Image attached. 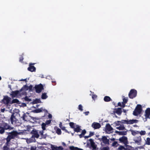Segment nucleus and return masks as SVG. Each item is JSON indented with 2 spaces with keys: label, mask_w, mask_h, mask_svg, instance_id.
Returning a JSON list of instances; mask_svg holds the SVG:
<instances>
[{
  "label": "nucleus",
  "mask_w": 150,
  "mask_h": 150,
  "mask_svg": "<svg viewBox=\"0 0 150 150\" xmlns=\"http://www.w3.org/2000/svg\"><path fill=\"white\" fill-rule=\"evenodd\" d=\"M138 120H122L121 121H117L115 122L116 125L118 126L120 125V123L122 124H132L134 123H137Z\"/></svg>",
  "instance_id": "nucleus-1"
},
{
  "label": "nucleus",
  "mask_w": 150,
  "mask_h": 150,
  "mask_svg": "<svg viewBox=\"0 0 150 150\" xmlns=\"http://www.w3.org/2000/svg\"><path fill=\"white\" fill-rule=\"evenodd\" d=\"M13 128V127H11L8 124L4 122L1 125H0V134H4L5 130H11Z\"/></svg>",
  "instance_id": "nucleus-2"
},
{
  "label": "nucleus",
  "mask_w": 150,
  "mask_h": 150,
  "mask_svg": "<svg viewBox=\"0 0 150 150\" xmlns=\"http://www.w3.org/2000/svg\"><path fill=\"white\" fill-rule=\"evenodd\" d=\"M21 91L20 90H16L15 91H12V93L11 94V97L12 98L17 97L19 96H21V95H26V93L25 92H23L21 93Z\"/></svg>",
  "instance_id": "nucleus-3"
},
{
  "label": "nucleus",
  "mask_w": 150,
  "mask_h": 150,
  "mask_svg": "<svg viewBox=\"0 0 150 150\" xmlns=\"http://www.w3.org/2000/svg\"><path fill=\"white\" fill-rule=\"evenodd\" d=\"M142 110V107L141 105L138 104L133 112V115L137 116L140 114Z\"/></svg>",
  "instance_id": "nucleus-4"
},
{
  "label": "nucleus",
  "mask_w": 150,
  "mask_h": 150,
  "mask_svg": "<svg viewBox=\"0 0 150 150\" xmlns=\"http://www.w3.org/2000/svg\"><path fill=\"white\" fill-rule=\"evenodd\" d=\"M31 134H32V136L31 137V139L35 142V138H38L39 137L40 135L38 134V131L35 129H33L31 132Z\"/></svg>",
  "instance_id": "nucleus-5"
},
{
  "label": "nucleus",
  "mask_w": 150,
  "mask_h": 150,
  "mask_svg": "<svg viewBox=\"0 0 150 150\" xmlns=\"http://www.w3.org/2000/svg\"><path fill=\"white\" fill-rule=\"evenodd\" d=\"M137 91L134 89H132L129 93L128 96L131 99H133L136 97L137 95Z\"/></svg>",
  "instance_id": "nucleus-6"
},
{
  "label": "nucleus",
  "mask_w": 150,
  "mask_h": 150,
  "mask_svg": "<svg viewBox=\"0 0 150 150\" xmlns=\"http://www.w3.org/2000/svg\"><path fill=\"white\" fill-rule=\"evenodd\" d=\"M36 93H40L42 90L44 89V88L43 85L42 84H40L38 85H36L34 87Z\"/></svg>",
  "instance_id": "nucleus-7"
},
{
  "label": "nucleus",
  "mask_w": 150,
  "mask_h": 150,
  "mask_svg": "<svg viewBox=\"0 0 150 150\" xmlns=\"http://www.w3.org/2000/svg\"><path fill=\"white\" fill-rule=\"evenodd\" d=\"M120 142L123 143L125 145L127 146V145L128 144V139L126 137L123 136L119 138L118 140Z\"/></svg>",
  "instance_id": "nucleus-8"
},
{
  "label": "nucleus",
  "mask_w": 150,
  "mask_h": 150,
  "mask_svg": "<svg viewBox=\"0 0 150 150\" xmlns=\"http://www.w3.org/2000/svg\"><path fill=\"white\" fill-rule=\"evenodd\" d=\"M10 120L11 123L12 124H13L14 123H16L18 121V120L16 118V116L14 115V113L11 115Z\"/></svg>",
  "instance_id": "nucleus-9"
},
{
  "label": "nucleus",
  "mask_w": 150,
  "mask_h": 150,
  "mask_svg": "<svg viewBox=\"0 0 150 150\" xmlns=\"http://www.w3.org/2000/svg\"><path fill=\"white\" fill-rule=\"evenodd\" d=\"M35 64V63H30L29 64V67L28 68V70L31 72L35 71H36V68L33 66Z\"/></svg>",
  "instance_id": "nucleus-10"
},
{
  "label": "nucleus",
  "mask_w": 150,
  "mask_h": 150,
  "mask_svg": "<svg viewBox=\"0 0 150 150\" xmlns=\"http://www.w3.org/2000/svg\"><path fill=\"white\" fill-rule=\"evenodd\" d=\"M113 128L109 124H106L105 126V131L107 133H110L112 132Z\"/></svg>",
  "instance_id": "nucleus-11"
},
{
  "label": "nucleus",
  "mask_w": 150,
  "mask_h": 150,
  "mask_svg": "<svg viewBox=\"0 0 150 150\" xmlns=\"http://www.w3.org/2000/svg\"><path fill=\"white\" fill-rule=\"evenodd\" d=\"M11 99V98L8 97L7 96H4V98L2 100V101L5 104L8 105Z\"/></svg>",
  "instance_id": "nucleus-12"
},
{
  "label": "nucleus",
  "mask_w": 150,
  "mask_h": 150,
  "mask_svg": "<svg viewBox=\"0 0 150 150\" xmlns=\"http://www.w3.org/2000/svg\"><path fill=\"white\" fill-rule=\"evenodd\" d=\"M44 111L45 113H48V111L47 110L44 109L42 108L33 110L32 112L34 113H38Z\"/></svg>",
  "instance_id": "nucleus-13"
},
{
  "label": "nucleus",
  "mask_w": 150,
  "mask_h": 150,
  "mask_svg": "<svg viewBox=\"0 0 150 150\" xmlns=\"http://www.w3.org/2000/svg\"><path fill=\"white\" fill-rule=\"evenodd\" d=\"M145 118L146 119V121L147 118L150 119V108H147L146 110L145 111Z\"/></svg>",
  "instance_id": "nucleus-14"
},
{
  "label": "nucleus",
  "mask_w": 150,
  "mask_h": 150,
  "mask_svg": "<svg viewBox=\"0 0 150 150\" xmlns=\"http://www.w3.org/2000/svg\"><path fill=\"white\" fill-rule=\"evenodd\" d=\"M9 134L8 135L12 139H13L15 137L17 136L18 133L17 131H13L11 132H9Z\"/></svg>",
  "instance_id": "nucleus-15"
},
{
  "label": "nucleus",
  "mask_w": 150,
  "mask_h": 150,
  "mask_svg": "<svg viewBox=\"0 0 150 150\" xmlns=\"http://www.w3.org/2000/svg\"><path fill=\"white\" fill-rule=\"evenodd\" d=\"M91 127L95 129H96L100 127L101 125L99 123L94 122L92 124Z\"/></svg>",
  "instance_id": "nucleus-16"
},
{
  "label": "nucleus",
  "mask_w": 150,
  "mask_h": 150,
  "mask_svg": "<svg viewBox=\"0 0 150 150\" xmlns=\"http://www.w3.org/2000/svg\"><path fill=\"white\" fill-rule=\"evenodd\" d=\"M134 140L135 142L138 145L141 144V143L142 141L141 136H139L138 137H136Z\"/></svg>",
  "instance_id": "nucleus-17"
},
{
  "label": "nucleus",
  "mask_w": 150,
  "mask_h": 150,
  "mask_svg": "<svg viewBox=\"0 0 150 150\" xmlns=\"http://www.w3.org/2000/svg\"><path fill=\"white\" fill-rule=\"evenodd\" d=\"M122 112V111L121 108H115L114 111V112L115 113L119 115H121Z\"/></svg>",
  "instance_id": "nucleus-18"
},
{
  "label": "nucleus",
  "mask_w": 150,
  "mask_h": 150,
  "mask_svg": "<svg viewBox=\"0 0 150 150\" xmlns=\"http://www.w3.org/2000/svg\"><path fill=\"white\" fill-rule=\"evenodd\" d=\"M89 141L90 142L91 146L93 149H96V146L94 142L93 139H90Z\"/></svg>",
  "instance_id": "nucleus-19"
},
{
  "label": "nucleus",
  "mask_w": 150,
  "mask_h": 150,
  "mask_svg": "<svg viewBox=\"0 0 150 150\" xmlns=\"http://www.w3.org/2000/svg\"><path fill=\"white\" fill-rule=\"evenodd\" d=\"M81 127L79 125H76V127H75L74 128V131L77 132H80L81 130Z\"/></svg>",
  "instance_id": "nucleus-20"
},
{
  "label": "nucleus",
  "mask_w": 150,
  "mask_h": 150,
  "mask_svg": "<svg viewBox=\"0 0 150 150\" xmlns=\"http://www.w3.org/2000/svg\"><path fill=\"white\" fill-rule=\"evenodd\" d=\"M127 131H115V132L118 134L119 135H125L127 134Z\"/></svg>",
  "instance_id": "nucleus-21"
},
{
  "label": "nucleus",
  "mask_w": 150,
  "mask_h": 150,
  "mask_svg": "<svg viewBox=\"0 0 150 150\" xmlns=\"http://www.w3.org/2000/svg\"><path fill=\"white\" fill-rule=\"evenodd\" d=\"M54 129L56 130V132L58 135H61L62 134L61 131L57 127L55 126L54 127Z\"/></svg>",
  "instance_id": "nucleus-22"
},
{
  "label": "nucleus",
  "mask_w": 150,
  "mask_h": 150,
  "mask_svg": "<svg viewBox=\"0 0 150 150\" xmlns=\"http://www.w3.org/2000/svg\"><path fill=\"white\" fill-rule=\"evenodd\" d=\"M59 127L62 129V130L68 133H69L68 131L65 129V127L64 126H63L62 123L60 122L59 124Z\"/></svg>",
  "instance_id": "nucleus-23"
},
{
  "label": "nucleus",
  "mask_w": 150,
  "mask_h": 150,
  "mask_svg": "<svg viewBox=\"0 0 150 150\" xmlns=\"http://www.w3.org/2000/svg\"><path fill=\"white\" fill-rule=\"evenodd\" d=\"M111 142V141H109V139H108L106 136H104V144H109V142Z\"/></svg>",
  "instance_id": "nucleus-24"
},
{
  "label": "nucleus",
  "mask_w": 150,
  "mask_h": 150,
  "mask_svg": "<svg viewBox=\"0 0 150 150\" xmlns=\"http://www.w3.org/2000/svg\"><path fill=\"white\" fill-rule=\"evenodd\" d=\"M71 150H83V149L79 148L77 147H74L73 146H71L69 147Z\"/></svg>",
  "instance_id": "nucleus-25"
},
{
  "label": "nucleus",
  "mask_w": 150,
  "mask_h": 150,
  "mask_svg": "<svg viewBox=\"0 0 150 150\" xmlns=\"http://www.w3.org/2000/svg\"><path fill=\"white\" fill-rule=\"evenodd\" d=\"M43 131L44 130H41V131H40L39 132V133L42 136V138L45 139L47 135L46 134H43L44 132Z\"/></svg>",
  "instance_id": "nucleus-26"
},
{
  "label": "nucleus",
  "mask_w": 150,
  "mask_h": 150,
  "mask_svg": "<svg viewBox=\"0 0 150 150\" xmlns=\"http://www.w3.org/2000/svg\"><path fill=\"white\" fill-rule=\"evenodd\" d=\"M104 100L105 102H108L112 100V99L110 97L106 96L104 98Z\"/></svg>",
  "instance_id": "nucleus-27"
},
{
  "label": "nucleus",
  "mask_w": 150,
  "mask_h": 150,
  "mask_svg": "<svg viewBox=\"0 0 150 150\" xmlns=\"http://www.w3.org/2000/svg\"><path fill=\"white\" fill-rule=\"evenodd\" d=\"M28 90V86L27 85H24L20 89L21 92L23 91H26Z\"/></svg>",
  "instance_id": "nucleus-28"
},
{
  "label": "nucleus",
  "mask_w": 150,
  "mask_h": 150,
  "mask_svg": "<svg viewBox=\"0 0 150 150\" xmlns=\"http://www.w3.org/2000/svg\"><path fill=\"white\" fill-rule=\"evenodd\" d=\"M130 131H131L132 134L133 136L136 135V134H139V131H134L132 129H130Z\"/></svg>",
  "instance_id": "nucleus-29"
},
{
  "label": "nucleus",
  "mask_w": 150,
  "mask_h": 150,
  "mask_svg": "<svg viewBox=\"0 0 150 150\" xmlns=\"http://www.w3.org/2000/svg\"><path fill=\"white\" fill-rule=\"evenodd\" d=\"M123 102H122V107L124 108L125 106V104L127 103L128 101V99L127 98H124L123 99Z\"/></svg>",
  "instance_id": "nucleus-30"
},
{
  "label": "nucleus",
  "mask_w": 150,
  "mask_h": 150,
  "mask_svg": "<svg viewBox=\"0 0 150 150\" xmlns=\"http://www.w3.org/2000/svg\"><path fill=\"white\" fill-rule=\"evenodd\" d=\"M41 102V101L39 99H36L33 100L32 102L33 104H37L38 103H40Z\"/></svg>",
  "instance_id": "nucleus-31"
},
{
  "label": "nucleus",
  "mask_w": 150,
  "mask_h": 150,
  "mask_svg": "<svg viewBox=\"0 0 150 150\" xmlns=\"http://www.w3.org/2000/svg\"><path fill=\"white\" fill-rule=\"evenodd\" d=\"M20 102L19 100L17 99H13L12 101L11 104H13L14 103H17L18 104H19Z\"/></svg>",
  "instance_id": "nucleus-32"
},
{
  "label": "nucleus",
  "mask_w": 150,
  "mask_h": 150,
  "mask_svg": "<svg viewBox=\"0 0 150 150\" xmlns=\"http://www.w3.org/2000/svg\"><path fill=\"white\" fill-rule=\"evenodd\" d=\"M116 128L120 130H122L126 129L124 125H120L119 127H117Z\"/></svg>",
  "instance_id": "nucleus-33"
},
{
  "label": "nucleus",
  "mask_w": 150,
  "mask_h": 150,
  "mask_svg": "<svg viewBox=\"0 0 150 150\" xmlns=\"http://www.w3.org/2000/svg\"><path fill=\"white\" fill-rule=\"evenodd\" d=\"M76 124H75L73 122H70L69 123V126L71 128L74 129L75 127H76Z\"/></svg>",
  "instance_id": "nucleus-34"
},
{
  "label": "nucleus",
  "mask_w": 150,
  "mask_h": 150,
  "mask_svg": "<svg viewBox=\"0 0 150 150\" xmlns=\"http://www.w3.org/2000/svg\"><path fill=\"white\" fill-rule=\"evenodd\" d=\"M28 116L26 115L25 113H24L22 116V118H23V120H24L25 121H27V120H28V119L27 118Z\"/></svg>",
  "instance_id": "nucleus-35"
},
{
  "label": "nucleus",
  "mask_w": 150,
  "mask_h": 150,
  "mask_svg": "<svg viewBox=\"0 0 150 150\" xmlns=\"http://www.w3.org/2000/svg\"><path fill=\"white\" fill-rule=\"evenodd\" d=\"M12 139L9 136V135L7 136V137L6 138V144L7 145L8 144L9 142Z\"/></svg>",
  "instance_id": "nucleus-36"
},
{
  "label": "nucleus",
  "mask_w": 150,
  "mask_h": 150,
  "mask_svg": "<svg viewBox=\"0 0 150 150\" xmlns=\"http://www.w3.org/2000/svg\"><path fill=\"white\" fill-rule=\"evenodd\" d=\"M48 96L47 95L46 93H44L42 94L41 98L43 99H45L47 98Z\"/></svg>",
  "instance_id": "nucleus-37"
},
{
  "label": "nucleus",
  "mask_w": 150,
  "mask_h": 150,
  "mask_svg": "<svg viewBox=\"0 0 150 150\" xmlns=\"http://www.w3.org/2000/svg\"><path fill=\"white\" fill-rule=\"evenodd\" d=\"M46 126V124L44 122H43L41 124L42 128V130H45L46 129L45 127Z\"/></svg>",
  "instance_id": "nucleus-38"
},
{
  "label": "nucleus",
  "mask_w": 150,
  "mask_h": 150,
  "mask_svg": "<svg viewBox=\"0 0 150 150\" xmlns=\"http://www.w3.org/2000/svg\"><path fill=\"white\" fill-rule=\"evenodd\" d=\"M24 55L23 54H22L20 56L19 61L20 62H23V55Z\"/></svg>",
  "instance_id": "nucleus-39"
},
{
  "label": "nucleus",
  "mask_w": 150,
  "mask_h": 150,
  "mask_svg": "<svg viewBox=\"0 0 150 150\" xmlns=\"http://www.w3.org/2000/svg\"><path fill=\"white\" fill-rule=\"evenodd\" d=\"M118 144L116 141H114V142L112 143V146L114 147H117L118 146Z\"/></svg>",
  "instance_id": "nucleus-40"
},
{
  "label": "nucleus",
  "mask_w": 150,
  "mask_h": 150,
  "mask_svg": "<svg viewBox=\"0 0 150 150\" xmlns=\"http://www.w3.org/2000/svg\"><path fill=\"white\" fill-rule=\"evenodd\" d=\"M146 144L148 145H150V138L148 137L146 138Z\"/></svg>",
  "instance_id": "nucleus-41"
},
{
  "label": "nucleus",
  "mask_w": 150,
  "mask_h": 150,
  "mask_svg": "<svg viewBox=\"0 0 150 150\" xmlns=\"http://www.w3.org/2000/svg\"><path fill=\"white\" fill-rule=\"evenodd\" d=\"M24 99L25 101L28 102H30L32 100L31 99L29 98L27 96H26L24 98Z\"/></svg>",
  "instance_id": "nucleus-42"
},
{
  "label": "nucleus",
  "mask_w": 150,
  "mask_h": 150,
  "mask_svg": "<svg viewBox=\"0 0 150 150\" xmlns=\"http://www.w3.org/2000/svg\"><path fill=\"white\" fill-rule=\"evenodd\" d=\"M51 148L52 150H57V146L52 144L51 145Z\"/></svg>",
  "instance_id": "nucleus-43"
},
{
  "label": "nucleus",
  "mask_w": 150,
  "mask_h": 150,
  "mask_svg": "<svg viewBox=\"0 0 150 150\" xmlns=\"http://www.w3.org/2000/svg\"><path fill=\"white\" fill-rule=\"evenodd\" d=\"M32 85H30L29 86H28V89L30 91H32L33 90V88Z\"/></svg>",
  "instance_id": "nucleus-44"
},
{
  "label": "nucleus",
  "mask_w": 150,
  "mask_h": 150,
  "mask_svg": "<svg viewBox=\"0 0 150 150\" xmlns=\"http://www.w3.org/2000/svg\"><path fill=\"white\" fill-rule=\"evenodd\" d=\"M139 133L142 135H144L146 134V132L145 131L142 130L139 132Z\"/></svg>",
  "instance_id": "nucleus-45"
},
{
  "label": "nucleus",
  "mask_w": 150,
  "mask_h": 150,
  "mask_svg": "<svg viewBox=\"0 0 150 150\" xmlns=\"http://www.w3.org/2000/svg\"><path fill=\"white\" fill-rule=\"evenodd\" d=\"M118 149L120 150H125L126 149V147H125L123 146H121L119 147Z\"/></svg>",
  "instance_id": "nucleus-46"
},
{
  "label": "nucleus",
  "mask_w": 150,
  "mask_h": 150,
  "mask_svg": "<svg viewBox=\"0 0 150 150\" xmlns=\"http://www.w3.org/2000/svg\"><path fill=\"white\" fill-rule=\"evenodd\" d=\"M82 108H83V107L81 104L79 105V108H78V109H79V110H80L81 111H82L83 110Z\"/></svg>",
  "instance_id": "nucleus-47"
},
{
  "label": "nucleus",
  "mask_w": 150,
  "mask_h": 150,
  "mask_svg": "<svg viewBox=\"0 0 150 150\" xmlns=\"http://www.w3.org/2000/svg\"><path fill=\"white\" fill-rule=\"evenodd\" d=\"M131 147L129 146H126V149L125 150H132L131 149Z\"/></svg>",
  "instance_id": "nucleus-48"
},
{
  "label": "nucleus",
  "mask_w": 150,
  "mask_h": 150,
  "mask_svg": "<svg viewBox=\"0 0 150 150\" xmlns=\"http://www.w3.org/2000/svg\"><path fill=\"white\" fill-rule=\"evenodd\" d=\"M57 150H63V148L61 146H57Z\"/></svg>",
  "instance_id": "nucleus-49"
},
{
  "label": "nucleus",
  "mask_w": 150,
  "mask_h": 150,
  "mask_svg": "<svg viewBox=\"0 0 150 150\" xmlns=\"http://www.w3.org/2000/svg\"><path fill=\"white\" fill-rule=\"evenodd\" d=\"M51 122V120H47L46 121L45 123L46 124V125H48Z\"/></svg>",
  "instance_id": "nucleus-50"
},
{
  "label": "nucleus",
  "mask_w": 150,
  "mask_h": 150,
  "mask_svg": "<svg viewBox=\"0 0 150 150\" xmlns=\"http://www.w3.org/2000/svg\"><path fill=\"white\" fill-rule=\"evenodd\" d=\"M86 131L85 129H83L82 130L81 133H82V134H83V135H84L85 134H86Z\"/></svg>",
  "instance_id": "nucleus-51"
},
{
  "label": "nucleus",
  "mask_w": 150,
  "mask_h": 150,
  "mask_svg": "<svg viewBox=\"0 0 150 150\" xmlns=\"http://www.w3.org/2000/svg\"><path fill=\"white\" fill-rule=\"evenodd\" d=\"M8 148L7 146H5L3 147V150H8Z\"/></svg>",
  "instance_id": "nucleus-52"
},
{
  "label": "nucleus",
  "mask_w": 150,
  "mask_h": 150,
  "mask_svg": "<svg viewBox=\"0 0 150 150\" xmlns=\"http://www.w3.org/2000/svg\"><path fill=\"white\" fill-rule=\"evenodd\" d=\"M97 97V96L96 95H93L92 96V98L93 99L95 100L96 98Z\"/></svg>",
  "instance_id": "nucleus-53"
},
{
  "label": "nucleus",
  "mask_w": 150,
  "mask_h": 150,
  "mask_svg": "<svg viewBox=\"0 0 150 150\" xmlns=\"http://www.w3.org/2000/svg\"><path fill=\"white\" fill-rule=\"evenodd\" d=\"M94 134V132H90L89 135V136L91 137V136H93Z\"/></svg>",
  "instance_id": "nucleus-54"
},
{
  "label": "nucleus",
  "mask_w": 150,
  "mask_h": 150,
  "mask_svg": "<svg viewBox=\"0 0 150 150\" xmlns=\"http://www.w3.org/2000/svg\"><path fill=\"white\" fill-rule=\"evenodd\" d=\"M103 150H109V148L108 146L104 147Z\"/></svg>",
  "instance_id": "nucleus-55"
},
{
  "label": "nucleus",
  "mask_w": 150,
  "mask_h": 150,
  "mask_svg": "<svg viewBox=\"0 0 150 150\" xmlns=\"http://www.w3.org/2000/svg\"><path fill=\"white\" fill-rule=\"evenodd\" d=\"M122 103H121L119 102L118 103L117 105L118 106H121L122 107Z\"/></svg>",
  "instance_id": "nucleus-56"
},
{
  "label": "nucleus",
  "mask_w": 150,
  "mask_h": 150,
  "mask_svg": "<svg viewBox=\"0 0 150 150\" xmlns=\"http://www.w3.org/2000/svg\"><path fill=\"white\" fill-rule=\"evenodd\" d=\"M83 136L84 135H83V134H82L81 133V134H79V137L80 138H82V137H83Z\"/></svg>",
  "instance_id": "nucleus-57"
},
{
  "label": "nucleus",
  "mask_w": 150,
  "mask_h": 150,
  "mask_svg": "<svg viewBox=\"0 0 150 150\" xmlns=\"http://www.w3.org/2000/svg\"><path fill=\"white\" fill-rule=\"evenodd\" d=\"M89 113V111H87V112H84V113H85V115H88V114Z\"/></svg>",
  "instance_id": "nucleus-58"
},
{
  "label": "nucleus",
  "mask_w": 150,
  "mask_h": 150,
  "mask_svg": "<svg viewBox=\"0 0 150 150\" xmlns=\"http://www.w3.org/2000/svg\"><path fill=\"white\" fill-rule=\"evenodd\" d=\"M48 117L49 118H52V115L50 114H49L48 115Z\"/></svg>",
  "instance_id": "nucleus-59"
},
{
  "label": "nucleus",
  "mask_w": 150,
  "mask_h": 150,
  "mask_svg": "<svg viewBox=\"0 0 150 150\" xmlns=\"http://www.w3.org/2000/svg\"><path fill=\"white\" fill-rule=\"evenodd\" d=\"M30 150H35V148L33 146H31L30 148Z\"/></svg>",
  "instance_id": "nucleus-60"
},
{
  "label": "nucleus",
  "mask_w": 150,
  "mask_h": 150,
  "mask_svg": "<svg viewBox=\"0 0 150 150\" xmlns=\"http://www.w3.org/2000/svg\"><path fill=\"white\" fill-rule=\"evenodd\" d=\"M5 110V109L4 108L3 109H1V112H4Z\"/></svg>",
  "instance_id": "nucleus-61"
},
{
  "label": "nucleus",
  "mask_w": 150,
  "mask_h": 150,
  "mask_svg": "<svg viewBox=\"0 0 150 150\" xmlns=\"http://www.w3.org/2000/svg\"><path fill=\"white\" fill-rule=\"evenodd\" d=\"M52 83L53 85H55L56 84V83L55 81H52Z\"/></svg>",
  "instance_id": "nucleus-62"
},
{
  "label": "nucleus",
  "mask_w": 150,
  "mask_h": 150,
  "mask_svg": "<svg viewBox=\"0 0 150 150\" xmlns=\"http://www.w3.org/2000/svg\"><path fill=\"white\" fill-rule=\"evenodd\" d=\"M22 105L23 107H25L26 106V104L25 103H22Z\"/></svg>",
  "instance_id": "nucleus-63"
},
{
  "label": "nucleus",
  "mask_w": 150,
  "mask_h": 150,
  "mask_svg": "<svg viewBox=\"0 0 150 150\" xmlns=\"http://www.w3.org/2000/svg\"><path fill=\"white\" fill-rule=\"evenodd\" d=\"M115 140V139L114 138H112L110 139V141H114Z\"/></svg>",
  "instance_id": "nucleus-64"
}]
</instances>
